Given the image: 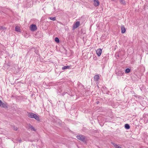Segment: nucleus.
<instances>
[{
  "label": "nucleus",
  "instance_id": "nucleus-14",
  "mask_svg": "<svg viewBox=\"0 0 148 148\" xmlns=\"http://www.w3.org/2000/svg\"><path fill=\"white\" fill-rule=\"evenodd\" d=\"M125 127L127 129H128L130 128V126L129 124H126L125 125Z\"/></svg>",
  "mask_w": 148,
  "mask_h": 148
},
{
  "label": "nucleus",
  "instance_id": "nucleus-9",
  "mask_svg": "<svg viewBox=\"0 0 148 148\" xmlns=\"http://www.w3.org/2000/svg\"><path fill=\"white\" fill-rule=\"evenodd\" d=\"M100 77L99 75H96L94 77V79L95 81H98Z\"/></svg>",
  "mask_w": 148,
  "mask_h": 148
},
{
  "label": "nucleus",
  "instance_id": "nucleus-5",
  "mask_svg": "<svg viewBox=\"0 0 148 148\" xmlns=\"http://www.w3.org/2000/svg\"><path fill=\"white\" fill-rule=\"evenodd\" d=\"M79 21H77L76 22L75 24L73 25V28L74 29H75L77 28L79 25Z\"/></svg>",
  "mask_w": 148,
  "mask_h": 148
},
{
  "label": "nucleus",
  "instance_id": "nucleus-21",
  "mask_svg": "<svg viewBox=\"0 0 148 148\" xmlns=\"http://www.w3.org/2000/svg\"><path fill=\"white\" fill-rule=\"evenodd\" d=\"M18 141L20 143H21L22 142V141L20 139L19 140H18Z\"/></svg>",
  "mask_w": 148,
  "mask_h": 148
},
{
  "label": "nucleus",
  "instance_id": "nucleus-19",
  "mask_svg": "<svg viewBox=\"0 0 148 148\" xmlns=\"http://www.w3.org/2000/svg\"><path fill=\"white\" fill-rule=\"evenodd\" d=\"M5 29V27H3L2 26H0V30H4Z\"/></svg>",
  "mask_w": 148,
  "mask_h": 148
},
{
  "label": "nucleus",
  "instance_id": "nucleus-4",
  "mask_svg": "<svg viewBox=\"0 0 148 148\" xmlns=\"http://www.w3.org/2000/svg\"><path fill=\"white\" fill-rule=\"evenodd\" d=\"M30 29L32 31H34L37 29V27L36 25L32 24L30 26Z\"/></svg>",
  "mask_w": 148,
  "mask_h": 148
},
{
  "label": "nucleus",
  "instance_id": "nucleus-17",
  "mask_svg": "<svg viewBox=\"0 0 148 148\" xmlns=\"http://www.w3.org/2000/svg\"><path fill=\"white\" fill-rule=\"evenodd\" d=\"M130 71V70L129 69H127L125 70V72L127 73H129Z\"/></svg>",
  "mask_w": 148,
  "mask_h": 148
},
{
  "label": "nucleus",
  "instance_id": "nucleus-1",
  "mask_svg": "<svg viewBox=\"0 0 148 148\" xmlns=\"http://www.w3.org/2000/svg\"><path fill=\"white\" fill-rule=\"evenodd\" d=\"M77 138L78 140L82 141H84L85 140L84 136L82 135L77 136Z\"/></svg>",
  "mask_w": 148,
  "mask_h": 148
},
{
  "label": "nucleus",
  "instance_id": "nucleus-3",
  "mask_svg": "<svg viewBox=\"0 0 148 148\" xmlns=\"http://www.w3.org/2000/svg\"><path fill=\"white\" fill-rule=\"evenodd\" d=\"M0 106L4 108H6L8 107L7 106L6 104L3 103L0 100Z\"/></svg>",
  "mask_w": 148,
  "mask_h": 148
},
{
  "label": "nucleus",
  "instance_id": "nucleus-12",
  "mask_svg": "<svg viewBox=\"0 0 148 148\" xmlns=\"http://www.w3.org/2000/svg\"><path fill=\"white\" fill-rule=\"evenodd\" d=\"M29 128L31 129L32 130L35 131V130L34 127H33L32 125H31L30 124L29 125Z\"/></svg>",
  "mask_w": 148,
  "mask_h": 148
},
{
  "label": "nucleus",
  "instance_id": "nucleus-20",
  "mask_svg": "<svg viewBox=\"0 0 148 148\" xmlns=\"http://www.w3.org/2000/svg\"><path fill=\"white\" fill-rule=\"evenodd\" d=\"M14 129L15 130H17L18 128L16 127H15L14 126Z\"/></svg>",
  "mask_w": 148,
  "mask_h": 148
},
{
  "label": "nucleus",
  "instance_id": "nucleus-11",
  "mask_svg": "<svg viewBox=\"0 0 148 148\" xmlns=\"http://www.w3.org/2000/svg\"><path fill=\"white\" fill-rule=\"evenodd\" d=\"M111 143L114 146L115 148H122L120 146H119L117 145L116 144L113 143L112 142Z\"/></svg>",
  "mask_w": 148,
  "mask_h": 148
},
{
  "label": "nucleus",
  "instance_id": "nucleus-6",
  "mask_svg": "<svg viewBox=\"0 0 148 148\" xmlns=\"http://www.w3.org/2000/svg\"><path fill=\"white\" fill-rule=\"evenodd\" d=\"M27 113V116L29 117L32 118H33L35 114L32 112H28Z\"/></svg>",
  "mask_w": 148,
  "mask_h": 148
},
{
  "label": "nucleus",
  "instance_id": "nucleus-13",
  "mask_svg": "<svg viewBox=\"0 0 148 148\" xmlns=\"http://www.w3.org/2000/svg\"><path fill=\"white\" fill-rule=\"evenodd\" d=\"M15 30L17 32H20V27L17 26H16L15 28Z\"/></svg>",
  "mask_w": 148,
  "mask_h": 148
},
{
  "label": "nucleus",
  "instance_id": "nucleus-18",
  "mask_svg": "<svg viewBox=\"0 0 148 148\" xmlns=\"http://www.w3.org/2000/svg\"><path fill=\"white\" fill-rule=\"evenodd\" d=\"M49 19L53 21H54L56 20V18L55 17H50L49 18Z\"/></svg>",
  "mask_w": 148,
  "mask_h": 148
},
{
  "label": "nucleus",
  "instance_id": "nucleus-7",
  "mask_svg": "<svg viewBox=\"0 0 148 148\" xmlns=\"http://www.w3.org/2000/svg\"><path fill=\"white\" fill-rule=\"evenodd\" d=\"M99 2L98 0H94V4L95 6H98L99 5Z\"/></svg>",
  "mask_w": 148,
  "mask_h": 148
},
{
  "label": "nucleus",
  "instance_id": "nucleus-10",
  "mask_svg": "<svg viewBox=\"0 0 148 148\" xmlns=\"http://www.w3.org/2000/svg\"><path fill=\"white\" fill-rule=\"evenodd\" d=\"M33 118H34L37 121H40V119L39 116L37 115L36 114H35L34 115Z\"/></svg>",
  "mask_w": 148,
  "mask_h": 148
},
{
  "label": "nucleus",
  "instance_id": "nucleus-16",
  "mask_svg": "<svg viewBox=\"0 0 148 148\" xmlns=\"http://www.w3.org/2000/svg\"><path fill=\"white\" fill-rule=\"evenodd\" d=\"M55 41L57 43H58L59 42V38L57 37H56L55 39Z\"/></svg>",
  "mask_w": 148,
  "mask_h": 148
},
{
  "label": "nucleus",
  "instance_id": "nucleus-15",
  "mask_svg": "<svg viewBox=\"0 0 148 148\" xmlns=\"http://www.w3.org/2000/svg\"><path fill=\"white\" fill-rule=\"evenodd\" d=\"M70 66H64L62 67V69L63 70L65 69L69 68Z\"/></svg>",
  "mask_w": 148,
  "mask_h": 148
},
{
  "label": "nucleus",
  "instance_id": "nucleus-2",
  "mask_svg": "<svg viewBox=\"0 0 148 148\" xmlns=\"http://www.w3.org/2000/svg\"><path fill=\"white\" fill-rule=\"evenodd\" d=\"M96 53L98 56H100L102 53V49L100 48L97 49L96 51Z\"/></svg>",
  "mask_w": 148,
  "mask_h": 148
},
{
  "label": "nucleus",
  "instance_id": "nucleus-8",
  "mask_svg": "<svg viewBox=\"0 0 148 148\" xmlns=\"http://www.w3.org/2000/svg\"><path fill=\"white\" fill-rule=\"evenodd\" d=\"M121 32L123 34L126 31V29L124 26L123 25L121 26Z\"/></svg>",
  "mask_w": 148,
  "mask_h": 148
}]
</instances>
